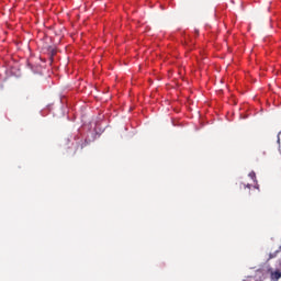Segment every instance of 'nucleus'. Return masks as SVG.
Segmentation results:
<instances>
[{
	"label": "nucleus",
	"mask_w": 281,
	"mask_h": 281,
	"mask_svg": "<svg viewBox=\"0 0 281 281\" xmlns=\"http://www.w3.org/2000/svg\"><path fill=\"white\" fill-rule=\"evenodd\" d=\"M247 188H251V186H250V184H247Z\"/></svg>",
	"instance_id": "20e7f679"
},
{
	"label": "nucleus",
	"mask_w": 281,
	"mask_h": 281,
	"mask_svg": "<svg viewBox=\"0 0 281 281\" xmlns=\"http://www.w3.org/2000/svg\"><path fill=\"white\" fill-rule=\"evenodd\" d=\"M268 272L270 273V280L271 281H278L281 278V271L280 270H273V268L268 269Z\"/></svg>",
	"instance_id": "f257e3e1"
},
{
	"label": "nucleus",
	"mask_w": 281,
	"mask_h": 281,
	"mask_svg": "<svg viewBox=\"0 0 281 281\" xmlns=\"http://www.w3.org/2000/svg\"><path fill=\"white\" fill-rule=\"evenodd\" d=\"M280 251H281V248H279L274 252H270L269 254V260H273V258H278V254H280Z\"/></svg>",
	"instance_id": "f03ea898"
},
{
	"label": "nucleus",
	"mask_w": 281,
	"mask_h": 281,
	"mask_svg": "<svg viewBox=\"0 0 281 281\" xmlns=\"http://www.w3.org/2000/svg\"><path fill=\"white\" fill-rule=\"evenodd\" d=\"M249 177H250V179L255 180V179H256V172L251 171V172L249 173Z\"/></svg>",
	"instance_id": "7ed1b4c3"
}]
</instances>
